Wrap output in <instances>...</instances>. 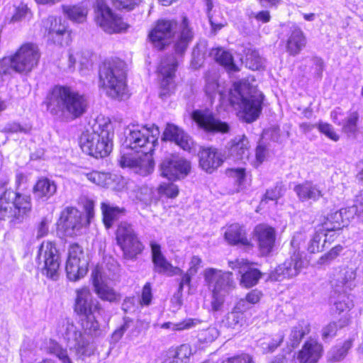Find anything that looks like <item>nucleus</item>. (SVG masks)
<instances>
[{
	"mask_svg": "<svg viewBox=\"0 0 363 363\" xmlns=\"http://www.w3.org/2000/svg\"><path fill=\"white\" fill-rule=\"evenodd\" d=\"M252 77L235 82L232 87L225 90V82L216 73H209L205 79L204 91L211 99L218 96L220 104L238 106V116L245 122L255 121L262 111L263 94L254 84Z\"/></svg>",
	"mask_w": 363,
	"mask_h": 363,
	"instance_id": "nucleus-1",
	"label": "nucleus"
},
{
	"mask_svg": "<svg viewBox=\"0 0 363 363\" xmlns=\"http://www.w3.org/2000/svg\"><path fill=\"white\" fill-rule=\"evenodd\" d=\"M160 135V129L155 124L129 125L125 130L124 145L136 152L124 154L120 160L121 167L143 177L150 174L154 170L152 154L158 145Z\"/></svg>",
	"mask_w": 363,
	"mask_h": 363,
	"instance_id": "nucleus-2",
	"label": "nucleus"
},
{
	"mask_svg": "<svg viewBox=\"0 0 363 363\" xmlns=\"http://www.w3.org/2000/svg\"><path fill=\"white\" fill-rule=\"evenodd\" d=\"M56 334L66 342L67 347H63L50 338L45 343L44 350L61 363H74L76 358L90 354L88 340L69 320H63L57 324Z\"/></svg>",
	"mask_w": 363,
	"mask_h": 363,
	"instance_id": "nucleus-3",
	"label": "nucleus"
},
{
	"mask_svg": "<svg viewBox=\"0 0 363 363\" xmlns=\"http://www.w3.org/2000/svg\"><path fill=\"white\" fill-rule=\"evenodd\" d=\"M114 125L105 116L99 115L82 132L79 143L82 151L94 157H105L113 150Z\"/></svg>",
	"mask_w": 363,
	"mask_h": 363,
	"instance_id": "nucleus-4",
	"label": "nucleus"
},
{
	"mask_svg": "<svg viewBox=\"0 0 363 363\" xmlns=\"http://www.w3.org/2000/svg\"><path fill=\"white\" fill-rule=\"evenodd\" d=\"M45 103L51 114L72 119L80 117L87 108L85 96L67 85L55 86L48 93Z\"/></svg>",
	"mask_w": 363,
	"mask_h": 363,
	"instance_id": "nucleus-5",
	"label": "nucleus"
},
{
	"mask_svg": "<svg viewBox=\"0 0 363 363\" xmlns=\"http://www.w3.org/2000/svg\"><path fill=\"white\" fill-rule=\"evenodd\" d=\"M176 28L177 23L174 21H158L155 28L150 31L149 38L155 48L162 49L174 36L175 38V51L177 53H182L191 41L193 33L186 18L182 20L177 33L174 32Z\"/></svg>",
	"mask_w": 363,
	"mask_h": 363,
	"instance_id": "nucleus-6",
	"label": "nucleus"
},
{
	"mask_svg": "<svg viewBox=\"0 0 363 363\" xmlns=\"http://www.w3.org/2000/svg\"><path fill=\"white\" fill-rule=\"evenodd\" d=\"M118 268L116 261L109 257L96 264L91 271V280L94 291L103 301L117 302L121 299L120 294L107 284L108 280L114 279Z\"/></svg>",
	"mask_w": 363,
	"mask_h": 363,
	"instance_id": "nucleus-7",
	"label": "nucleus"
},
{
	"mask_svg": "<svg viewBox=\"0 0 363 363\" xmlns=\"http://www.w3.org/2000/svg\"><path fill=\"white\" fill-rule=\"evenodd\" d=\"M75 292L74 311L83 317L82 326L89 335H96L99 329L97 318L101 313V304L88 286L79 288Z\"/></svg>",
	"mask_w": 363,
	"mask_h": 363,
	"instance_id": "nucleus-8",
	"label": "nucleus"
},
{
	"mask_svg": "<svg viewBox=\"0 0 363 363\" xmlns=\"http://www.w3.org/2000/svg\"><path fill=\"white\" fill-rule=\"evenodd\" d=\"M203 277L206 286L212 293V310H220L226 296L235 288L233 273L208 267L203 270Z\"/></svg>",
	"mask_w": 363,
	"mask_h": 363,
	"instance_id": "nucleus-9",
	"label": "nucleus"
},
{
	"mask_svg": "<svg viewBox=\"0 0 363 363\" xmlns=\"http://www.w3.org/2000/svg\"><path fill=\"white\" fill-rule=\"evenodd\" d=\"M31 209L29 195L6 190L0 196V220L21 223L29 216Z\"/></svg>",
	"mask_w": 363,
	"mask_h": 363,
	"instance_id": "nucleus-10",
	"label": "nucleus"
},
{
	"mask_svg": "<svg viewBox=\"0 0 363 363\" xmlns=\"http://www.w3.org/2000/svg\"><path fill=\"white\" fill-rule=\"evenodd\" d=\"M39 58V50L35 44H23L13 56L4 57L0 61V75L10 74L11 71L30 72L37 65Z\"/></svg>",
	"mask_w": 363,
	"mask_h": 363,
	"instance_id": "nucleus-11",
	"label": "nucleus"
},
{
	"mask_svg": "<svg viewBox=\"0 0 363 363\" xmlns=\"http://www.w3.org/2000/svg\"><path fill=\"white\" fill-rule=\"evenodd\" d=\"M94 203L91 200H86L84 209L86 214V220L82 218V213L77 208L68 207L61 213L57 223L58 228L64 231L65 235L73 237L79 235L84 227L90 223L94 217Z\"/></svg>",
	"mask_w": 363,
	"mask_h": 363,
	"instance_id": "nucleus-12",
	"label": "nucleus"
},
{
	"mask_svg": "<svg viewBox=\"0 0 363 363\" xmlns=\"http://www.w3.org/2000/svg\"><path fill=\"white\" fill-rule=\"evenodd\" d=\"M99 77L100 86L108 96L119 100L127 97L125 73L123 69L104 66L100 69Z\"/></svg>",
	"mask_w": 363,
	"mask_h": 363,
	"instance_id": "nucleus-13",
	"label": "nucleus"
},
{
	"mask_svg": "<svg viewBox=\"0 0 363 363\" xmlns=\"http://www.w3.org/2000/svg\"><path fill=\"white\" fill-rule=\"evenodd\" d=\"M36 259L42 272L48 278L57 280L60 275V255L54 242L43 241L40 245Z\"/></svg>",
	"mask_w": 363,
	"mask_h": 363,
	"instance_id": "nucleus-14",
	"label": "nucleus"
},
{
	"mask_svg": "<svg viewBox=\"0 0 363 363\" xmlns=\"http://www.w3.org/2000/svg\"><path fill=\"white\" fill-rule=\"evenodd\" d=\"M89 259L82 247L78 244L69 246L65 262V272L71 281L83 279L89 270Z\"/></svg>",
	"mask_w": 363,
	"mask_h": 363,
	"instance_id": "nucleus-15",
	"label": "nucleus"
},
{
	"mask_svg": "<svg viewBox=\"0 0 363 363\" xmlns=\"http://www.w3.org/2000/svg\"><path fill=\"white\" fill-rule=\"evenodd\" d=\"M96 13L97 25L107 33L113 34L125 32L129 27L123 18L113 11L103 1H97Z\"/></svg>",
	"mask_w": 363,
	"mask_h": 363,
	"instance_id": "nucleus-16",
	"label": "nucleus"
},
{
	"mask_svg": "<svg viewBox=\"0 0 363 363\" xmlns=\"http://www.w3.org/2000/svg\"><path fill=\"white\" fill-rule=\"evenodd\" d=\"M174 55L162 58L157 67V78L160 82V96L164 99L170 96L175 89L174 77L177 67Z\"/></svg>",
	"mask_w": 363,
	"mask_h": 363,
	"instance_id": "nucleus-17",
	"label": "nucleus"
},
{
	"mask_svg": "<svg viewBox=\"0 0 363 363\" xmlns=\"http://www.w3.org/2000/svg\"><path fill=\"white\" fill-rule=\"evenodd\" d=\"M191 162L178 155L165 157L160 165V175L169 181L184 179L191 172Z\"/></svg>",
	"mask_w": 363,
	"mask_h": 363,
	"instance_id": "nucleus-18",
	"label": "nucleus"
},
{
	"mask_svg": "<svg viewBox=\"0 0 363 363\" xmlns=\"http://www.w3.org/2000/svg\"><path fill=\"white\" fill-rule=\"evenodd\" d=\"M116 240L126 258L131 259L143 250V245L136 237L132 227L122 223L116 231Z\"/></svg>",
	"mask_w": 363,
	"mask_h": 363,
	"instance_id": "nucleus-19",
	"label": "nucleus"
},
{
	"mask_svg": "<svg viewBox=\"0 0 363 363\" xmlns=\"http://www.w3.org/2000/svg\"><path fill=\"white\" fill-rule=\"evenodd\" d=\"M116 240L126 258L131 259L143 250V245L136 237L132 227L122 223L116 231Z\"/></svg>",
	"mask_w": 363,
	"mask_h": 363,
	"instance_id": "nucleus-20",
	"label": "nucleus"
},
{
	"mask_svg": "<svg viewBox=\"0 0 363 363\" xmlns=\"http://www.w3.org/2000/svg\"><path fill=\"white\" fill-rule=\"evenodd\" d=\"M355 214H357L356 206L330 212L324 218L321 228L328 234L339 231L349 225L350 220Z\"/></svg>",
	"mask_w": 363,
	"mask_h": 363,
	"instance_id": "nucleus-21",
	"label": "nucleus"
},
{
	"mask_svg": "<svg viewBox=\"0 0 363 363\" xmlns=\"http://www.w3.org/2000/svg\"><path fill=\"white\" fill-rule=\"evenodd\" d=\"M306 267V263L299 252H295L290 259L279 265L269 275L272 281H281L286 278L297 276Z\"/></svg>",
	"mask_w": 363,
	"mask_h": 363,
	"instance_id": "nucleus-22",
	"label": "nucleus"
},
{
	"mask_svg": "<svg viewBox=\"0 0 363 363\" xmlns=\"http://www.w3.org/2000/svg\"><path fill=\"white\" fill-rule=\"evenodd\" d=\"M48 39L60 46L67 45L71 40V33L67 29V22L61 17L50 16L45 23Z\"/></svg>",
	"mask_w": 363,
	"mask_h": 363,
	"instance_id": "nucleus-23",
	"label": "nucleus"
},
{
	"mask_svg": "<svg viewBox=\"0 0 363 363\" xmlns=\"http://www.w3.org/2000/svg\"><path fill=\"white\" fill-rule=\"evenodd\" d=\"M233 269H238L240 274V285L244 288H251L257 285L262 277L261 272L252 267V264L244 259H237L228 262Z\"/></svg>",
	"mask_w": 363,
	"mask_h": 363,
	"instance_id": "nucleus-24",
	"label": "nucleus"
},
{
	"mask_svg": "<svg viewBox=\"0 0 363 363\" xmlns=\"http://www.w3.org/2000/svg\"><path fill=\"white\" fill-rule=\"evenodd\" d=\"M192 118L200 128L206 132L225 133L229 130L228 123L216 118L208 111H194Z\"/></svg>",
	"mask_w": 363,
	"mask_h": 363,
	"instance_id": "nucleus-25",
	"label": "nucleus"
},
{
	"mask_svg": "<svg viewBox=\"0 0 363 363\" xmlns=\"http://www.w3.org/2000/svg\"><path fill=\"white\" fill-rule=\"evenodd\" d=\"M82 174L92 184L104 188H111L118 191L123 190L127 184L123 177L117 175L112 176L104 172L91 171Z\"/></svg>",
	"mask_w": 363,
	"mask_h": 363,
	"instance_id": "nucleus-26",
	"label": "nucleus"
},
{
	"mask_svg": "<svg viewBox=\"0 0 363 363\" xmlns=\"http://www.w3.org/2000/svg\"><path fill=\"white\" fill-rule=\"evenodd\" d=\"M252 236L261 254L266 255L272 252L276 240V231L274 228L266 224L257 225L253 230Z\"/></svg>",
	"mask_w": 363,
	"mask_h": 363,
	"instance_id": "nucleus-27",
	"label": "nucleus"
},
{
	"mask_svg": "<svg viewBox=\"0 0 363 363\" xmlns=\"http://www.w3.org/2000/svg\"><path fill=\"white\" fill-rule=\"evenodd\" d=\"M152 260L154 270L160 274H164L169 277L178 275L182 272L179 267L173 266L163 255L161 246L156 242H150Z\"/></svg>",
	"mask_w": 363,
	"mask_h": 363,
	"instance_id": "nucleus-28",
	"label": "nucleus"
},
{
	"mask_svg": "<svg viewBox=\"0 0 363 363\" xmlns=\"http://www.w3.org/2000/svg\"><path fill=\"white\" fill-rule=\"evenodd\" d=\"M199 166L207 173H212L222 165L225 157L216 148L202 147L199 152Z\"/></svg>",
	"mask_w": 363,
	"mask_h": 363,
	"instance_id": "nucleus-29",
	"label": "nucleus"
},
{
	"mask_svg": "<svg viewBox=\"0 0 363 363\" xmlns=\"http://www.w3.org/2000/svg\"><path fill=\"white\" fill-rule=\"evenodd\" d=\"M225 240L232 245H241L251 248L252 241L247 238V231L244 226L238 223H232L223 228Z\"/></svg>",
	"mask_w": 363,
	"mask_h": 363,
	"instance_id": "nucleus-30",
	"label": "nucleus"
},
{
	"mask_svg": "<svg viewBox=\"0 0 363 363\" xmlns=\"http://www.w3.org/2000/svg\"><path fill=\"white\" fill-rule=\"evenodd\" d=\"M162 139L174 142L185 151H190L194 146L192 139L182 129L172 123L167 124Z\"/></svg>",
	"mask_w": 363,
	"mask_h": 363,
	"instance_id": "nucleus-31",
	"label": "nucleus"
},
{
	"mask_svg": "<svg viewBox=\"0 0 363 363\" xmlns=\"http://www.w3.org/2000/svg\"><path fill=\"white\" fill-rule=\"evenodd\" d=\"M323 352V345L316 340L309 339L305 342L297 354L300 363H317Z\"/></svg>",
	"mask_w": 363,
	"mask_h": 363,
	"instance_id": "nucleus-32",
	"label": "nucleus"
},
{
	"mask_svg": "<svg viewBox=\"0 0 363 363\" xmlns=\"http://www.w3.org/2000/svg\"><path fill=\"white\" fill-rule=\"evenodd\" d=\"M251 145L245 135L235 137L229 147V157L234 160H248Z\"/></svg>",
	"mask_w": 363,
	"mask_h": 363,
	"instance_id": "nucleus-33",
	"label": "nucleus"
},
{
	"mask_svg": "<svg viewBox=\"0 0 363 363\" xmlns=\"http://www.w3.org/2000/svg\"><path fill=\"white\" fill-rule=\"evenodd\" d=\"M331 118L334 123L342 125L346 133H352L356 129L358 118L356 112L344 113L340 108H337L331 112Z\"/></svg>",
	"mask_w": 363,
	"mask_h": 363,
	"instance_id": "nucleus-34",
	"label": "nucleus"
},
{
	"mask_svg": "<svg viewBox=\"0 0 363 363\" xmlns=\"http://www.w3.org/2000/svg\"><path fill=\"white\" fill-rule=\"evenodd\" d=\"M357 270L354 267H346L340 272L335 285L337 291L344 293L353 290L356 286Z\"/></svg>",
	"mask_w": 363,
	"mask_h": 363,
	"instance_id": "nucleus-35",
	"label": "nucleus"
},
{
	"mask_svg": "<svg viewBox=\"0 0 363 363\" xmlns=\"http://www.w3.org/2000/svg\"><path fill=\"white\" fill-rule=\"evenodd\" d=\"M294 190L299 200L302 201L307 200L315 201L323 195L320 187L311 182H305L303 184H298L295 186Z\"/></svg>",
	"mask_w": 363,
	"mask_h": 363,
	"instance_id": "nucleus-36",
	"label": "nucleus"
},
{
	"mask_svg": "<svg viewBox=\"0 0 363 363\" xmlns=\"http://www.w3.org/2000/svg\"><path fill=\"white\" fill-rule=\"evenodd\" d=\"M56 191V184L48 178L39 179L33 189L35 197L43 201H48L55 194Z\"/></svg>",
	"mask_w": 363,
	"mask_h": 363,
	"instance_id": "nucleus-37",
	"label": "nucleus"
},
{
	"mask_svg": "<svg viewBox=\"0 0 363 363\" xmlns=\"http://www.w3.org/2000/svg\"><path fill=\"white\" fill-rule=\"evenodd\" d=\"M306 45V38L303 31L296 26L290 28L286 41V50L290 55H296L300 52Z\"/></svg>",
	"mask_w": 363,
	"mask_h": 363,
	"instance_id": "nucleus-38",
	"label": "nucleus"
},
{
	"mask_svg": "<svg viewBox=\"0 0 363 363\" xmlns=\"http://www.w3.org/2000/svg\"><path fill=\"white\" fill-rule=\"evenodd\" d=\"M192 354L191 346L184 344L176 350L169 351L162 363H189Z\"/></svg>",
	"mask_w": 363,
	"mask_h": 363,
	"instance_id": "nucleus-39",
	"label": "nucleus"
},
{
	"mask_svg": "<svg viewBox=\"0 0 363 363\" xmlns=\"http://www.w3.org/2000/svg\"><path fill=\"white\" fill-rule=\"evenodd\" d=\"M335 311L338 314L344 313L339 320L340 327L343 328L348 325L350 322V315L348 311L353 307L352 301L347 296H340L334 303Z\"/></svg>",
	"mask_w": 363,
	"mask_h": 363,
	"instance_id": "nucleus-40",
	"label": "nucleus"
},
{
	"mask_svg": "<svg viewBox=\"0 0 363 363\" xmlns=\"http://www.w3.org/2000/svg\"><path fill=\"white\" fill-rule=\"evenodd\" d=\"M335 235V233L330 235V237H334ZM328 233L323 230V229L320 227L318 230H317L311 240L310 241L308 250L311 253H315L322 250L324 248L326 242H330V238H328Z\"/></svg>",
	"mask_w": 363,
	"mask_h": 363,
	"instance_id": "nucleus-41",
	"label": "nucleus"
},
{
	"mask_svg": "<svg viewBox=\"0 0 363 363\" xmlns=\"http://www.w3.org/2000/svg\"><path fill=\"white\" fill-rule=\"evenodd\" d=\"M101 210L104 216V223L107 228H110L124 213L123 209L106 203L101 204Z\"/></svg>",
	"mask_w": 363,
	"mask_h": 363,
	"instance_id": "nucleus-42",
	"label": "nucleus"
},
{
	"mask_svg": "<svg viewBox=\"0 0 363 363\" xmlns=\"http://www.w3.org/2000/svg\"><path fill=\"white\" fill-rule=\"evenodd\" d=\"M216 60L223 66L228 72H236L238 67L233 62L232 55L222 48H216L212 51Z\"/></svg>",
	"mask_w": 363,
	"mask_h": 363,
	"instance_id": "nucleus-43",
	"label": "nucleus"
},
{
	"mask_svg": "<svg viewBox=\"0 0 363 363\" xmlns=\"http://www.w3.org/2000/svg\"><path fill=\"white\" fill-rule=\"evenodd\" d=\"M62 11L71 21L82 23L86 18L88 9L83 5L63 6Z\"/></svg>",
	"mask_w": 363,
	"mask_h": 363,
	"instance_id": "nucleus-44",
	"label": "nucleus"
},
{
	"mask_svg": "<svg viewBox=\"0 0 363 363\" xmlns=\"http://www.w3.org/2000/svg\"><path fill=\"white\" fill-rule=\"evenodd\" d=\"M309 331L310 325L306 320L299 321L296 325L292 327L289 335L291 346L294 347L296 345Z\"/></svg>",
	"mask_w": 363,
	"mask_h": 363,
	"instance_id": "nucleus-45",
	"label": "nucleus"
},
{
	"mask_svg": "<svg viewBox=\"0 0 363 363\" xmlns=\"http://www.w3.org/2000/svg\"><path fill=\"white\" fill-rule=\"evenodd\" d=\"M156 191L160 199H175L179 195V189L178 186L172 182H162Z\"/></svg>",
	"mask_w": 363,
	"mask_h": 363,
	"instance_id": "nucleus-46",
	"label": "nucleus"
},
{
	"mask_svg": "<svg viewBox=\"0 0 363 363\" xmlns=\"http://www.w3.org/2000/svg\"><path fill=\"white\" fill-rule=\"evenodd\" d=\"M353 340L349 339L344 342L341 347H335L328 352V359L330 361L338 362L342 360L352 346Z\"/></svg>",
	"mask_w": 363,
	"mask_h": 363,
	"instance_id": "nucleus-47",
	"label": "nucleus"
},
{
	"mask_svg": "<svg viewBox=\"0 0 363 363\" xmlns=\"http://www.w3.org/2000/svg\"><path fill=\"white\" fill-rule=\"evenodd\" d=\"M219 335V330L215 326H211L206 330H201L198 334V340L200 344L203 345L201 347L203 348L213 342Z\"/></svg>",
	"mask_w": 363,
	"mask_h": 363,
	"instance_id": "nucleus-48",
	"label": "nucleus"
},
{
	"mask_svg": "<svg viewBox=\"0 0 363 363\" xmlns=\"http://www.w3.org/2000/svg\"><path fill=\"white\" fill-rule=\"evenodd\" d=\"M283 338L284 335L282 333L277 335L273 338H271L269 336H266L258 341V346L264 352H272L279 345Z\"/></svg>",
	"mask_w": 363,
	"mask_h": 363,
	"instance_id": "nucleus-49",
	"label": "nucleus"
},
{
	"mask_svg": "<svg viewBox=\"0 0 363 363\" xmlns=\"http://www.w3.org/2000/svg\"><path fill=\"white\" fill-rule=\"evenodd\" d=\"M245 65L252 70H259L264 67V60L259 56L257 51L248 50L245 57Z\"/></svg>",
	"mask_w": 363,
	"mask_h": 363,
	"instance_id": "nucleus-50",
	"label": "nucleus"
},
{
	"mask_svg": "<svg viewBox=\"0 0 363 363\" xmlns=\"http://www.w3.org/2000/svg\"><path fill=\"white\" fill-rule=\"evenodd\" d=\"M133 196L145 204H150L155 200L152 188L147 185L137 187Z\"/></svg>",
	"mask_w": 363,
	"mask_h": 363,
	"instance_id": "nucleus-51",
	"label": "nucleus"
},
{
	"mask_svg": "<svg viewBox=\"0 0 363 363\" xmlns=\"http://www.w3.org/2000/svg\"><path fill=\"white\" fill-rule=\"evenodd\" d=\"M199 323V320L189 318L178 323H172L170 322L164 323L161 325V328L164 329H171L172 330H184L194 328Z\"/></svg>",
	"mask_w": 363,
	"mask_h": 363,
	"instance_id": "nucleus-52",
	"label": "nucleus"
},
{
	"mask_svg": "<svg viewBox=\"0 0 363 363\" xmlns=\"http://www.w3.org/2000/svg\"><path fill=\"white\" fill-rule=\"evenodd\" d=\"M112 6L121 11H131L138 8L143 0H108Z\"/></svg>",
	"mask_w": 363,
	"mask_h": 363,
	"instance_id": "nucleus-53",
	"label": "nucleus"
},
{
	"mask_svg": "<svg viewBox=\"0 0 363 363\" xmlns=\"http://www.w3.org/2000/svg\"><path fill=\"white\" fill-rule=\"evenodd\" d=\"M33 14L27 5L21 4L16 9L12 16L13 21H29Z\"/></svg>",
	"mask_w": 363,
	"mask_h": 363,
	"instance_id": "nucleus-54",
	"label": "nucleus"
},
{
	"mask_svg": "<svg viewBox=\"0 0 363 363\" xmlns=\"http://www.w3.org/2000/svg\"><path fill=\"white\" fill-rule=\"evenodd\" d=\"M283 189L281 186H277L274 188L267 191L264 198L261 201V205L264 206L269 201L277 203L278 199L282 196Z\"/></svg>",
	"mask_w": 363,
	"mask_h": 363,
	"instance_id": "nucleus-55",
	"label": "nucleus"
},
{
	"mask_svg": "<svg viewBox=\"0 0 363 363\" xmlns=\"http://www.w3.org/2000/svg\"><path fill=\"white\" fill-rule=\"evenodd\" d=\"M342 250L343 247L340 245L335 246L328 253L325 254L319 259L318 264L320 265L329 264L340 255Z\"/></svg>",
	"mask_w": 363,
	"mask_h": 363,
	"instance_id": "nucleus-56",
	"label": "nucleus"
},
{
	"mask_svg": "<svg viewBox=\"0 0 363 363\" xmlns=\"http://www.w3.org/2000/svg\"><path fill=\"white\" fill-rule=\"evenodd\" d=\"M227 174L238 186L242 185L246 179L245 169L242 167L229 169Z\"/></svg>",
	"mask_w": 363,
	"mask_h": 363,
	"instance_id": "nucleus-57",
	"label": "nucleus"
},
{
	"mask_svg": "<svg viewBox=\"0 0 363 363\" xmlns=\"http://www.w3.org/2000/svg\"><path fill=\"white\" fill-rule=\"evenodd\" d=\"M317 127L319 131L329 139L335 142L339 140V135L335 131L333 127L330 124L320 122L318 124Z\"/></svg>",
	"mask_w": 363,
	"mask_h": 363,
	"instance_id": "nucleus-58",
	"label": "nucleus"
},
{
	"mask_svg": "<svg viewBox=\"0 0 363 363\" xmlns=\"http://www.w3.org/2000/svg\"><path fill=\"white\" fill-rule=\"evenodd\" d=\"M202 265V259L198 255H192L188 260L186 272L196 275Z\"/></svg>",
	"mask_w": 363,
	"mask_h": 363,
	"instance_id": "nucleus-59",
	"label": "nucleus"
},
{
	"mask_svg": "<svg viewBox=\"0 0 363 363\" xmlns=\"http://www.w3.org/2000/svg\"><path fill=\"white\" fill-rule=\"evenodd\" d=\"M340 327V323L333 322L325 326L322 330V337L327 340L334 337L336 335L337 330Z\"/></svg>",
	"mask_w": 363,
	"mask_h": 363,
	"instance_id": "nucleus-60",
	"label": "nucleus"
},
{
	"mask_svg": "<svg viewBox=\"0 0 363 363\" xmlns=\"http://www.w3.org/2000/svg\"><path fill=\"white\" fill-rule=\"evenodd\" d=\"M152 298V288L150 283H146L142 290L140 304L142 306H148L150 304Z\"/></svg>",
	"mask_w": 363,
	"mask_h": 363,
	"instance_id": "nucleus-61",
	"label": "nucleus"
},
{
	"mask_svg": "<svg viewBox=\"0 0 363 363\" xmlns=\"http://www.w3.org/2000/svg\"><path fill=\"white\" fill-rule=\"evenodd\" d=\"M243 320V313L238 311H235L233 309L232 312L230 313L227 318L228 324L230 327H235L236 325L241 324Z\"/></svg>",
	"mask_w": 363,
	"mask_h": 363,
	"instance_id": "nucleus-62",
	"label": "nucleus"
},
{
	"mask_svg": "<svg viewBox=\"0 0 363 363\" xmlns=\"http://www.w3.org/2000/svg\"><path fill=\"white\" fill-rule=\"evenodd\" d=\"M30 129L29 126H22L17 123H9L4 128L5 132L7 133H28Z\"/></svg>",
	"mask_w": 363,
	"mask_h": 363,
	"instance_id": "nucleus-63",
	"label": "nucleus"
},
{
	"mask_svg": "<svg viewBox=\"0 0 363 363\" xmlns=\"http://www.w3.org/2000/svg\"><path fill=\"white\" fill-rule=\"evenodd\" d=\"M250 18H255L257 22L266 23L270 21L271 16L268 11H261L259 12H252Z\"/></svg>",
	"mask_w": 363,
	"mask_h": 363,
	"instance_id": "nucleus-64",
	"label": "nucleus"
}]
</instances>
